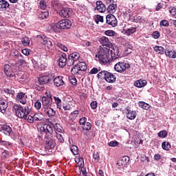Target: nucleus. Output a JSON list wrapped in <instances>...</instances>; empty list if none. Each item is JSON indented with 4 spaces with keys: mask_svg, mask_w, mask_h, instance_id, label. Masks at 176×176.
Returning a JSON list of instances; mask_svg holds the SVG:
<instances>
[{
    "mask_svg": "<svg viewBox=\"0 0 176 176\" xmlns=\"http://www.w3.org/2000/svg\"><path fill=\"white\" fill-rule=\"evenodd\" d=\"M56 135L55 137H56L57 140L59 141V142L63 143L64 142V138L61 135V133H58L57 132H55Z\"/></svg>",
    "mask_w": 176,
    "mask_h": 176,
    "instance_id": "nucleus-47",
    "label": "nucleus"
},
{
    "mask_svg": "<svg viewBox=\"0 0 176 176\" xmlns=\"http://www.w3.org/2000/svg\"><path fill=\"white\" fill-rule=\"evenodd\" d=\"M70 151L73 153V155H78L79 153V150L78 149V146H71Z\"/></svg>",
    "mask_w": 176,
    "mask_h": 176,
    "instance_id": "nucleus-39",
    "label": "nucleus"
},
{
    "mask_svg": "<svg viewBox=\"0 0 176 176\" xmlns=\"http://www.w3.org/2000/svg\"><path fill=\"white\" fill-rule=\"evenodd\" d=\"M135 31H137V28H131L125 30L126 35H131V34H134Z\"/></svg>",
    "mask_w": 176,
    "mask_h": 176,
    "instance_id": "nucleus-40",
    "label": "nucleus"
},
{
    "mask_svg": "<svg viewBox=\"0 0 176 176\" xmlns=\"http://www.w3.org/2000/svg\"><path fill=\"white\" fill-rule=\"evenodd\" d=\"M81 127L83 130L89 131L91 129V124L90 122H87Z\"/></svg>",
    "mask_w": 176,
    "mask_h": 176,
    "instance_id": "nucleus-41",
    "label": "nucleus"
},
{
    "mask_svg": "<svg viewBox=\"0 0 176 176\" xmlns=\"http://www.w3.org/2000/svg\"><path fill=\"white\" fill-rule=\"evenodd\" d=\"M42 112H44L49 118L51 116H54L56 115V111L53 109L52 107H47L45 109H42Z\"/></svg>",
    "mask_w": 176,
    "mask_h": 176,
    "instance_id": "nucleus-22",
    "label": "nucleus"
},
{
    "mask_svg": "<svg viewBox=\"0 0 176 176\" xmlns=\"http://www.w3.org/2000/svg\"><path fill=\"white\" fill-rule=\"evenodd\" d=\"M99 42L102 45H103L102 47H104V46H106V47H111L112 46V43H111V41H109V39L106 36H102V38H100L99 39Z\"/></svg>",
    "mask_w": 176,
    "mask_h": 176,
    "instance_id": "nucleus-18",
    "label": "nucleus"
},
{
    "mask_svg": "<svg viewBox=\"0 0 176 176\" xmlns=\"http://www.w3.org/2000/svg\"><path fill=\"white\" fill-rule=\"evenodd\" d=\"M10 8V4L6 0H1L0 1V11L3 12V10H6Z\"/></svg>",
    "mask_w": 176,
    "mask_h": 176,
    "instance_id": "nucleus-21",
    "label": "nucleus"
},
{
    "mask_svg": "<svg viewBox=\"0 0 176 176\" xmlns=\"http://www.w3.org/2000/svg\"><path fill=\"white\" fill-rule=\"evenodd\" d=\"M138 104L140 108H142V109H145L146 111H148V109H149L151 107V106L145 102H139Z\"/></svg>",
    "mask_w": 176,
    "mask_h": 176,
    "instance_id": "nucleus-31",
    "label": "nucleus"
},
{
    "mask_svg": "<svg viewBox=\"0 0 176 176\" xmlns=\"http://www.w3.org/2000/svg\"><path fill=\"white\" fill-rule=\"evenodd\" d=\"M21 43L23 46H28V45H30V38L27 36H25L21 39Z\"/></svg>",
    "mask_w": 176,
    "mask_h": 176,
    "instance_id": "nucleus-42",
    "label": "nucleus"
},
{
    "mask_svg": "<svg viewBox=\"0 0 176 176\" xmlns=\"http://www.w3.org/2000/svg\"><path fill=\"white\" fill-rule=\"evenodd\" d=\"M38 38L41 43L45 45V46L47 47V49H52L53 47V43L50 39L47 38L45 35H39L38 36Z\"/></svg>",
    "mask_w": 176,
    "mask_h": 176,
    "instance_id": "nucleus-9",
    "label": "nucleus"
},
{
    "mask_svg": "<svg viewBox=\"0 0 176 176\" xmlns=\"http://www.w3.org/2000/svg\"><path fill=\"white\" fill-rule=\"evenodd\" d=\"M78 115H79V111L76 110L71 113L70 118L71 119H76V118H78Z\"/></svg>",
    "mask_w": 176,
    "mask_h": 176,
    "instance_id": "nucleus-50",
    "label": "nucleus"
},
{
    "mask_svg": "<svg viewBox=\"0 0 176 176\" xmlns=\"http://www.w3.org/2000/svg\"><path fill=\"white\" fill-rule=\"evenodd\" d=\"M162 148L164 149L165 151H169L170 148H171V145L170 143L167 142H164L162 144Z\"/></svg>",
    "mask_w": 176,
    "mask_h": 176,
    "instance_id": "nucleus-37",
    "label": "nucleus"
},
{
    "mask_svg": "<svg viewBox=\"0 0 176 176\" xmlns=\"http://www.w3.org/2000/svg\"><path fill=\"white\" fill-rule=\"evenodd\" d=\"M148 82H146V80H143V79H140L138 80H136L134 83V85L136 87H138L139 89H141V87H145V86H146V84Z\"/></svg>",
    "mask_w": 176,
    "mask_h": 176,
    "instance_id": "nucleus-24",
    "label": "nucleus"
},
{
    "mask_svg": "<svg viewBox=\"0 0 176 176\" xmlns=\"http://www.w3.org/2000/svg\"><path fill=\"white\" fill-rule=\"evenodd\" d=\"M58 65L60 68H64L65 65H68V59H67V55L63 54L59 58Z\"/></svg>",
    "mask_w": 176,
    "mask_h": 176,
    "instance_id": "nucleus-16",
    "label": "nucleus"
},
{
    "mask_svg": "<svg viewBox=\"0 0 176 176\" xmlns=\"http://www.w3.org/2000/svg\"><path fill=\"white\" fill-rule=\"evenodd\" d=\"M4 74L8 78H13V76H16V74L14 73L13 70L12 69V67L9 65H4Z\"/></svg>",
    "mask_w": 176,
    "mask_h": 176,
    "instance_id": "nucleus-15",
    "label": "nucleus"
},
{
    "mask_svg": "<svg viewBox=\"0 0 176 176\" xmlns=\"http://www.w3.org/2000/svg\"><path fill=\"white\" fill-rule=\"evenodd\" d=\"M109 146H118L119 145V142L116 141H111L108 143Z\"/></svg>",
    "mask_w": 176,
    "mask_h": 176,
    "instance_id": "nucleus-60",
    "label": "nucleus"
},
{
    "mask_svg": "<svg viewBox=\"0 0 176 176\" xmlns=\"http://www.w3.org/2000/svg\"><path fill=\"white\" fill-rule=\"evenodd\" d=\"M165 54L170 58H176V52L175 51L166 50V51H165Z\"/></svg>",
    "mask_w": 176,
    "mask_h": 176,
    "instance_id": "nucleus-32",
    "label": "nucleus"
},
{
    "mask_svg": "<svg viewBox=\"0 0 176 176\" xmlns=\"http://www.w3.org/2000/svg\"><path fill=\"white\" fill-rule=\"evenodd\" d=\"M104 80H106V82L108 83H114V82H116V76L113 75V74L111 72H107V74H106Z\"/></svg>",
    "mask_w": 176,
    "mask_h": 176,
    "instance_id": "nucleus-19",
    "label": "nucleus"
},
{
    "mask_svg": "<svg viewBox=\"0 0 176 176\" xmlns=\"http://www.w3.org/2000/svg\"><path fill=\"white\" fill-rule=\"evenodd\" d=\"M59 16L63 19H69L72 16V9L69 8H61L58 12Z\"/></svg>",
    "mask_w": 176,
    "mask_h": 176,
    "instance_id": "nucleus-7",
    "label": "nucleus"
},
{
    "mask_svg": "<svg viewBox=\"0 0 176 176\" xmlns=\"http://www.w3.org/2000/svg\"><path fill=\"white\" fill-rule=\"evenodd\" d=\"M0 145L1 146H5L8 149H12V148H13V143L6 140H1Z\"/></svg>",
    "mask_w": 176,
    "mask_h": 176,
    "instance_id": "nucleus-27",
    "label": "nucleus"
},
{
    "mask_svg": "<svg viewBox=\"0 0 176 176\" xmlns=\"http://www.w3.org/2000/svg\"><path fill=\"white\" fill-rule=\"evenodd\" d=\"M129 162H130V158L128 156H124L118 160L116 167L120 169L123 168V167H126V166H127V163H129Z\"/></svg>",
    "mask_w": 176,
    "mask_h": 176,
    "instance_id": "nucleus-11",
    "label": "nucleus"
},
{
    "mask_svg": "<svg viewBox=\"0 0 176 176\" xmlns=\"http://www.w3.org/2000/svg\"><path fill=\"white\" fill-rule=\"evenodd\" d=\"M169 13L171 14L173 17H175L176 19V8L173 7L169 10Z\"/></svg>",
    "mask_w": 176,
    "mask_h": 176,
    "instance_id": "nucleus-53",
    "label": "nucleus"
},
{
    "mask_svg": "<svg viewBox=\"0 0 176 176\" xmlns=\"http://www.w3.org/2000/svg\"><path fill=\"white\" fill-rule=\"evenodd\" d=\"M126 113L127 119H129L130 120H134L137 116L135 111L131 110L129 108L126 109Z\"/></svg>",
    "mask_w": 176,
    "mask_h": 176,
    "instance_id": "nucleus-20",
    "label": "nucleus"
},
{
    "mask_svg": "<svg viewBox=\"0 0 176 176\" xmlns=\"http://www.w3.org/2000/svg\"><path fill=\"white\" fill-rule=\"evenodd\" d=\"M106 20L107 23L109 24V25H111V27H116V25H118V19H116V17L112 14L107 15Z\"/></svg>",
    "mask_w": 176,
    "mask_h": 176,
    "instance_id": "nucleus-13",
    "label": "nucleus"
},
{
    "mask_svg": "<svg viewBox=\"0 0 176 176\" xmlns=\"http://www.w3.org/2000/svg\"><path fill=\"white\" fill-rule=\"evenodd\" d=\"M72 23L68 19H62L56 24V28L59 30H68L71 28Z\"/></svg>",
    "mask_w": 176,
    "mask_h": 176,
    "instance_id": "nucleus-6",
    "label": "nucleus"
},
{
    "mask_svg": "<svg viewBox=\"0 0 176 176\" xmlns=\"http://www.w3.org/2000/svg\"><path fill=\"white\" fill-rule=\"evenodd\" d=\"M47 17H49V12H41L39 15V18L42 19L43 20L46 19Z\"/></svg>",
    "mask_w": 176,
    "mask_h": 176,
    "instance_id": "nucleus-48",
    "label": "nucleus"
},
{
    "mask_svg": "<svg viewBox=\"0 0 176 176\" xmlns=\"http://www.w3.org/2000/svg\"><path fill=\"white\" fill-rule=\"evenodd\" d=\"M107 36H115V32L113 30H107L104 32Z\"/></svg>",
    "mask_w": 176,
    "mask_h": 176,
    "instance_id": "nucleus-55",
    "label": "nucleus"
},
{
    "mask_svg": "<svg viewBox=\"0 0 176 176\" xmlns=\"http://www.w3.org/2000/svg\"><path fill=\"white\" fill-rule=\"evenodd\" d=\"M1 131L6 134V135H10V133H12V128L9 125H3L1 126Z\"/></svg>",
    "mask_w": 176,
    "mask_h": 176,
    "instance_id": "nucleus-26",
    "label": "nucleus"
},
{
    "mask_svg": "<svg viewBox=\"0 0 176 176\" xmlns=\"http://www.w3.org/2000/svg\"><path fill=\"white\" fill-rule=\"evenodd\" d=\"M34 108L37 110L39 111L42 108V103L41 101L37 100L36 102H34Z\"/></svg>",
    "mask_w": 176,
    "mask_h": 176,
    "instance_id": "nucleus-49",
    "label": "nucleus"
},
{
    "mask_svg": "<svg viewBox=\"0 0 176 176\" xmlns=\"http://www.w3.org/2000/svg\"><path fill=\"white\" fill-rule=\"evenodd\" d=\"M54 127L55 131H53V133H64V129H63V127H61V126H60L59 124H56Z\"/></svg>",
    "mask_w": 176,
    "mask_h": 176,
    "instance_id": "nucleus-36",
    "label": "nucleus"
},
{
    "mask_svg": "<svg viewBox=\"0 0 176 176\" xmlns=\"http://www.w3.org/2000/svg\"><path fill=\"white\" fill-rule=\"evenodd\" d=\"M108 74V71H101L97 74V78L98 79H105L107 78V74Z\"/></svg>",
    "mask_w": 176,
    "mask_h": 176,
    "instance_id": "nucleus-33",
    "label": "nucleus"
},
{
    "mask_svg": "<svg viewBox=\"0 0 176 176\" xmlns=\"http://www.w3.org/2000/svg\"><path fill=\"white\" fill-rule=\"evenodd\" d=\"M13 109L15 115L19 118V119H24L27 120L28 123H34V117L30 116L31 113V105L27 104L24 107L21 104H14Z\"/></svg>",
    "mask_w": 176,
    "mask_h": 176,
    "instance_id": "nucleus-1",
    "label": "nucleus"
},
{
    "mask_svg": "<svg viewBox=\"0 0 176 176\" xmlns=\"http://www.w3.org/2000/svg\"><path fill=\"white\" fill-rule=\"evenodd\" d=\"M160 25H162L163 27H168L170 25V23L167 20H162L160 23Z\"/></svg>",
    "mask_w": 176,
    "mask_h": 176,
    "instance_id": "nucleus-56",
    "label": "nucleus"
},
{
    "mask_svg": "<svg viewBox=\"0 0 176 176\" xmlns=\"http://www.w3.org/2000/svg\"><path fill=\"white\" fill-rule=\"evenodd\" d=\"M129 67L130 64L124 61H120L114 65L115 71H116L117 72H120V74H123V72L126 69H129Z\"/></svg>",
    "mask_w": 176,
    "mask_h": 176,
    "instance_id": "nucleus-5",
    "label": "nucleus"
},
{
    "mask_svg": "<svg viewBox=\"0 0 176 176\" xmlns=\"http://www.w3.org/2000/svg\"><path fill=\"white\" fill-rule=\"evenodd\" d=\"M22 53L25 56H30V51L28 49H23L22 50Z\"/></svg>",
    "mask_w": 176,
    "mask_h": 176,
    "instance_id": "nucleus-64",
    "label": "nucleus"
},
{
    "mask_svg": "<svg viewBox=\"0 0 176 176\" xmlns=\"http://www.w3.org/2000/svg\"><path fill=\"white\" fill-rule=\"evenodd\" d=\"M110 50H111L107 47H100L96 57H98L101 64L105 65L109 63V60H111V58L109 57Z\"/></svg>",
    "mask_w": 176,
    "mask_h": 176,
    "instance_id": "nucleus-3",
    "label": "nucleus"
},
{
    "mask_svg": "<svg viewBox=\"0 0 176 176\" xmlns=\"http://www.w3.org/2000/svg\"><path fill=\"white\" fill-rule=\"evenodd\" d=\"M95 21L96 24H98L99 22L104 23V16L101 15H96L95 16Z\"/></svg>",
    "mask_w": 176,
    "mask_h": 176,
    "instance_id": "nucleus-44",
    "label": "nucleus"
},
{
    "mask_svg": "<svg viewBox=\"0 0 176 176\" xmlns=\"http://www.w3.org/2000/svg\"><path fill=\"white\" fill-rule=\"evenodd\" d=\"M50 107H54V102H53V98H46V96L42 97V109L50 108Z\"/></svg>",
    "mask_w": 176,
    "mask_h": 176,
    "instance_id": "nucleus-8",
    "label": "nucleus"
},
{
    "mask_svg": "<svg viewBox=\"0 0 176 176\" xmlns=\"http://www.w3.org/2000/svg\"><path fill=\"white\" fill-rule=\"evenodd\" d=\"M8 104H6L3 100H0V112H1V113H5V112H6Z\"/></svg>",
    "mask_w": 176,
    "mask_h": 176,
    "instance_id": "nucleus-29",
    "label": "nucleus"
},
{
    "mask_svg": "<svg viewBox=\"0 0 176 176\" xmlns=\"http://www.w3.org/2000/svg\"><path fill=\"white\" fill-rule=\"evenodd\" d=\"M152 36L153 38H154V39H157L160 38V32H159L158 31H155L153 32Z\"/></svg>",
    "mask_w": 176,
    "mask_h": 176,
    "instance_id": "nucleus-57",
    "label": "nucleus"
},
{
    "mask_svg": "<svg viewBox=\"0 0 176 176\" xmlns=\"http://www.w3.org/2000/svg\"><path fill=\"white\" fill-rule=\"evenodd\" d=\"M87 118L85 117H83L80 119V124L81 126H83L84 124H85L87 122Z\"/></svg>",
    "mask_w": 176,
    "mask_h": 176,
    "instance_id": "nucleus-59",
    "label": "nucleus"
},
{
    "mask_svg": "<svg viewBox=\"0 0 176 176\" xmlns=\"http://www.w3.org/2000/svg\"><path fill=\"white\" fill-rule=\"evenodd\" d=\"M154 50L155 52H156V53H158V54H164V53H166V51H164V48L159 45L155 46Z\"/></svg>",
    "mask_w": 176,
    "mask_h": 176,
    "instance_id": "nucleus-30",
    "label": "nucleus"
},
{
    "mask_svg": "<svg viewBox=\"0 0 176 176\" xmlns=\"http://www.w3.org/2000/svg\"><path fill=\"white\" fill-rule=\"evenodd\" d=\"M56 46H57L58 47H59V49H60L61 50H63V52H68V48H67L65 45H63V44L60 43H58L56 44Z\"/></svg>",
    "mask_w": 176,
    "mask_h": 176,
    "instance_id": "nucleus-46",
    "label": "nucleus"
},
{
    "mask_svg": "<svg viewBox=\"0 0 176 176\" xmlns=\"http://www.w3.org/2000/svg\"><path fill=\"white\" fill-rule=\"evenodd\" d=\"M53 79H54V76L48 74L40 76L38 78V82L40 85H46V83H49V82L53 80Z\"/></svg>",
    "mask_w": 176,
    "mask_h": 176,
    "instance_id": "nucleus-12",
    "label": "nucleus"
},
{
    "mask_svg": "<svg viewBox=\"0 0 176 176\" xmlns=\"http://www.w3.org/2000/svg\"><path fill=\"white\" fill-rule=\"evenodd\" d=\"M157 135L161 138H166L167 137V132L166 131H161L158 133Z\"/></svg>",
    "mask_w": 176,
    "mask_h": 176,
    "instance_id": "nucleus-51",
    "label": "nucleus"
},
{
    "mask_svg": "<svg viewBox=\"0 0 176 176\" xmlns=\"http://www.w3.org/2000/svg\"><path fill=\"white\" fill-rule=\"evenodd\" d=\"M76 67H77V71L85 72V71H87V65H86V63L80 62V60H79V62L76 65Z\"/></svg>",
    "mask_w": 176,
    "mask_h": 176,
    "instance_id": "nucleus-25",
    "label": "nucleus"
},
{
    "mask_svg": "<svg viewBox=\"0 0 176 176\" xmlns=\"http://www.w3.org/2000/svg\"><path fill=\"white\" fill-rule=\"evenodd\" d=\"M47 8V5L46 4L45 1H40V8L43 10H45Z\"/></svg>",
    "mask_w": 176,
    "mask_h": 176,
    "instance_id": "nucleus-54",
    "label": "nucleus"
},
{
    "mask_svg": "<svg viewBox=\"0 0 176 176\" xmlns=\"http://www.w3.org/2000/svg\"><path fill=\"white\" fill-rule=\"evenodd\" d=\"M83 135L84 138H85V140H90V138H91V133L89 131H85L83 132Z\"/></svg>",
    "mask_w": 176,
    "mask_h": 176,
    "instance_id": "nucleus-45",
    "label": "nucleus"
},
{
    "mask_svg": "<svg viewBox=\"0 0 176 176\" xmlns=\"http://www.w3.org/2000/svg\"><path fill=\"white\" fill-rule=\"evenodd\" d=\"M96 10L99 12L100 13H104L107 10V7L105 6V4L102 3L101 1H96Z\"/></svg>",
    "mask_w": 176,
    "mask_h": 176,
    "instance_id": "nucleus-17",
    "label": "nucleus"
},
{
    "mask_svg": "<svg viewBox=\"0 0 176 176\" xmlns=\"http://www.w3.org/2000/svg\"><path fill=\"white\" fill-rule=\"evenodd\" d=\"M54 85L56 87H60L64 85V80H63V77L58 76L54 79Z\"/></svg>",
    "mask_w": 176,
    "mask_h": 176,
    "instance_id": "nucleus-23",
    "label": "nucleus"
},
{
    "mask_svg": "<svg viewBox=\"0 0 176 176\" xmlns=\"http://www.w3.org/2000/svg\"><path fill=\"white\" fill-rule=\"evenodd\" d=\"M116 9H118V6L116 4L111 3L107 7V12L110 14H113L116 12Z\"/></svg>",
    "mask_w": 176,
    "mask_h": 176,
    "instance_id": "nucleus-28",
    "label": "nucleus"
},
{
    "mask_svg": "<svg viewBox=\"0 0 176 176\" xmlns=\"http://www.w3.org/2000/svg\"><path fill=\"white\" fill-rule=\"evenodd\" d=\"M100 70H98V69H97V68H96V67H94L91 71H90V72H89V74H91V75H94V74H98V72H99Z\"/></svg>",
    "mask_w": 176,
    "mask_h": 176,
    "instance_id": "nucleus-63",
    "label": "nucleus"
},
{
    "mask_svg": "<svg viewBox=\"0 0 176 176\" xmlns=\"http://www.w3.org/2000/svg\"><path fill=\"white\" fill-rule=\"evenodd\" d=\"M2 156L4 157V159H6V157H9L12 156V151H8V150H4L3 152H2Z\"/></svg>",
    "mask_w": 176,
    "mask_h": 176,
    "instance_id": "nucleus-38",
    "label": "nucleus"
},
{
    "mask_svg": "<svg viewBox=\"0 0 176 176\" xmlns=\"http://www.w3.org/2000/svg\"><path fill=\"white\" fill-rule=\"evenodd\" d=\"M98 106V103H97L96 101H93L92 102H91V108L92 109H96Z\"/></svg>",
    "mask_w": 176,
    "mask_h": 176,
    "instance_id": "nucleus-61",
    "label": "nucleus"
},
{
    "mask_svg": "<svg viewBox=\"0 0 176 176\" xmlns=\"http://www.w3.org/2000/svg\"><path fill=\"white\" fill-rule=\"evenodd\" d=\"M80 70H78V66L75 65L74 67L72 69V73L74 74V75H76Z\"/></svg>",
    "mask_w": 176,
    "mask_h": 176,
    "instance_id": "nucleus-62",
    "label": "nucleus"
},
{
    "mask_svg": "<svg viewBox=\"0 0 176 176\" xmlns=\"http://www.w3.org/2000/svg\"><path fill=\"white\" fill-rule=\"evenodd\" d=\"M80 58V54L78 52H74L70 54L67 58V65L68 67H72L74 64L76 65L79 63Z\"/></svg>",
    "mask_w": 176,
    "mask_h": 176,
    "instance_id": "nucleus-4",
    "label": "nucleus"
},
{
    "mask_svg": "<svg viewBox=\"0 0 176 176\" xmlns=\"http://www.w3.org/2000/svg\"><path fill=\"white\" fill-rule=\"evenodd\" d=\"M41 130L45 133V148H54L56 146V142L54 141L56 132H53V126L50 124H45L43 126Z\"/></svg>",
    "mask_w": 176,
    "mask_h": 176,
    "instance_id": "nucleus-2",
    "label": "nucleus"
},
{
    "mask_svg": "<svg viewBox=\"0 0 176 176\" xmlns=\"http://www.w3.org/2000/svg\"><path fill=\"white\" fill-rule=\"evenodd\" d=\"M33 118L35 122H42V120H43V116L42 114H34Z\"/></svg>",
    "mask_w": 176,
    "mask_h": 176,
    "instance_id": "nucleus-35",
    "label": "nucleus"
},
{
    "mask_svg": "<svg viewBox=\"0 0 176 176\" xmlns=\"http://www.w3.org/2000/svg\"><path fill=\"white\" fill-rule=\"evenodd\" d=\"M69 80L70 83L73 85V86H76L77 81H76V78H75V76L69 77Z\"/></svg>",
    "mask_w": 176,
    "mask_h": 176,
    "instance_id": "nucleus-52",
    "label": "nucleus"
},
{
    "mask_svg": "<svg viewBox=\"0 0 176 176\" xmlns=\"http://www.w3.org/2000/svg\"><path fill=\"white\" fill-rule=\"evenodd\" d=\"M54 100L55 101V104H56V107L58 109H61V99L60 98L55 96L54 97Z\"/></svg>",
    "mask_w": 176,
    "mask_h": 176,
    "instance_id": "nucleus-34",
    "label": "nucleus"
},
{
    "mask_svg": "<svg viewBox=\"0 0 176 176\" xmlns=\"http://www.w3.org/2000/svg\"><path fill=\"white\" fill-rule=\"evenodd\" d=\"M82 46H83V47H89V46H91V43L87 41H83L82 42Z\"/></svg>",
    "mask_w": 176,
    "mask_h": 176,
    "instance_id": "nucleus-58",
    "label": "nucleus"
},
{
    "mask_svg": "<svg viewBox=\"0 0 176 176\" xmlns=\"http://www.w3.org/2000/svg\"><path fill=\"white\" fill-rule=\"evenodd\" d=\"M133 23H144V19L141 16H135L133 19Z\"/></svg>",
    "mask_w": 176,
    "mask_h": 176,
    "instance_id": "nucleus-43",
    "label": "nucleus"
},
{
    "mask_svg": "<svg viewBox=\"0 0 176 176\" xmlns=\"http://www.w3.org/2000/svg\"><path fill=\"white\" fill-rule=\"evenodd\" d=\"M27 94L24 92H19L16 97V101L22 104V105H25L27 104Z\"/></svg>",
    "mask_w": 176,
    "mask_h": 176,
    "instance_id": "nucleus-14",
    "label": "nucleus"
},
{
    "mask_svg": "<svg viewBox=\"0 0 176 176\" xmlns=\"http://www.w3.org/2000/svg\"><path fill=\"white\" fill-rule=\"evenodd\" d=\"M110 53L112 60H118V58H120V52H119V47L116 45H112L111 50H110Z\"/></svg>",
    "mask_w": 176,
    "mask_h": 176,
    "instance_id": "nucleus-10",
    "label": "nucleus"
}]
</instances>
